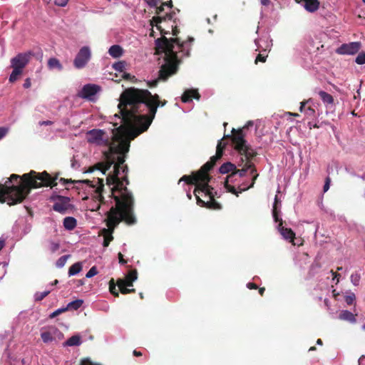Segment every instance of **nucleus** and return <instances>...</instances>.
I'll return each instance as SVG.
<instances>
[{
    "label": "nucleus",
    "mask_w": 365,
    "mask_h": 365,
    "mask_svg": "<svg viewBox=\"0 0 365 365\" xmlns=\"http://www.w3.org/2000/svg\"><path fill=\"white\" fill-rule=\"evenodd\" d=\"M159 96H153L148 90L135 88L125 89L120 97L119 113L113 115V128L111 135L101 129H92L86 133V140L90 144L106 146L103 151L104 160L98 163L91 170H98L106 175L112 166L113 170L106 176L107 185L110 187L115 206L109 211L103 210L110 229H113L121 220L133 224V197L123 181L127 178L119 177L120 173L128 171L124 166L125 154L129 151L130 140L146 131L150 125L159 106H164Z\"/></svg>",
    "instance_id": "1"
},
{
    "label": "nucleus",
    "mask_w": 365,
    "mask_h": 365,
    "mask_svg": "<svg viewBox=\"0 0 365 365\" xmlns=\"http://www.w3.org/2000/svg\"><path fill=\"white\" fill-rule=\"evenodd\" d=\"M13 174L4 184L0 183V202H6L12 205L21 202L29 194L31 188L42 186H55L57 178H51L46 171L38 173L34 170L22 175Z\"/></svg>",
    "instance_id": "2"
},
{
    "label": "nucleus",
    "mask_w": 365,
    "mask_h": 365,
    "mask_svg": "<svg viewBox=\"0 0 365 365\" xmlns=\"http://www.w3.org/2000/svg\"><path fill=\"white\" fill-rule=\"evenodd\" d=\"M192 38L187 41L180 42L178 38H168L165 36L155 40L156 51L163 58V63L159 71V78L150 83V86L157 85L159 79L165 81L178 70L180 59L189 55Z\"/></svg>",
    "instance_id": "3"
},
{
    "label": "nucleus",
    "mask_w": 365,
    "mask_h": 365,
    "mask_svg": "<svg viewBox=\"0 0 365 365\" xmlns=\"http://www.w3.org/2000/svg\"><path fill=\"white\" fill-rule=\"evenodd\" d=\"M225 146V144L222 143V140L219 141L215 155L211 157L210 160L205 163L200 170L194 173L192 176L184 175L179 180V182L185 181L187 184L195 185L194 195L197 200V204L200 206H206L213 209H219L220 207L218 203L213 199V188L209 185L210 178L207 172L222 157Z\"/></svg>",
    "instance_id": "4"
},
{
    "label": "nucleus",
    "mask_w": 365,
    "mask_h": 365,
    "mask_svg": "<svg viewBox=\"0 0 365 365\" xmlns=\"http://www.w3.org/2000/svg\"><path fill=\"white\" fill-rule=\"evenodd\" d=\"M256 170L250 161H247L242 169L235 168V172L227 177L225 182L226 190L237 196L242 192L252 187L258 177Z\"/></svg>",
    "instance_id": "5"
},
{
    "label": "nucleus",
    "mask_w": 365,
    "mask_h": 365,
    "mask_svg": "<svg viewBox=\"0 0 365 365\" xmlns=\"http://www.w3.org/2000/svg\"><path fill=\"white\" fill-rule=\"evenodd\" d=\"M78 182H82L87 184L88 192L91 195V202L87 205V207L91 211H96L101 207H104L106 202L103 201V197L102 196V191L103 188V180L97 178L93 180H82L78 181Z\"/></svg>",
    "instance_id": "6"
},
{
    "label": "nucleus",
    "mask_w": 365,
    "mask_h": 365,
    "mask_svg": "<svg viewBox=\"0 0 365 365\" xmlns=\"http://www.w3.org/2000/svg\"><path fill=\"white\" fill-rule=\"evenodd\" d=\"M253 125L254 122L252 120H249L242 128L237 130H235V129L233 128L232 130L233 133L232 142L235 145V148L242 155H244L247 160H249L257 155V152L247 144L243 135L244 130L253 126Z\"/></svg>",
    "instance_id": "7"
},
{
    "label": "nucleus",
    "mask_w": 365,
    "mask_h": 365,
    "mask_svg": "<svg viewBox=\"0 0 365 365\" xmlns=\"http://www.w3.org/2000/svg\"><path fill=\"white\" fill-rule=\"evenodd\" d=\"M32 56H34V53L29 51L20 53L11 59V67L13 68L9 79L11 83L16 81L19 78Z\"/></svg>",
    "instance_id": "8"
},
{
    "label": "nucleus",
    "mask_w": 365,
    "mask_h": 365,
    "mask_svg": "<svg viewBox=\"0 0 365 365\" xmlns=\"http://www.w3.org/2000/svg\"><path fill=\"white\" fill-rule=\"evenodd\" d=\"M91 58V51L89 46H84L80 48L74 60L73 66L78 69L84 68Z\"/></svg>",
    "instance_id": "9"
},
{
    "label": "nucleus",
    "mask_w": 365,
    "mask_h": 365,
    "mask_svg": "<svg viewBox=\"0 0 365 365\" xmlns=\"http://www.w3.org/2000/svg\"><path fill=\"white\" fill-rule=\"evenodd\" d=\"M41 337L44 343L58 342L63 338V334L56 327H49L43 330Z\"/></svg>",
    "instance_id": "10"
},
{
    "label": "nucleus",
    "mask_w": 365,
    "mask_h": 365,
    "mask_svg": "<svg viewBox=\"0 0 365 365\" xmlns=\"http://www.w3.org/2000/svg\"><path fill=\"white\" fill-rule=\"evenodd\" d=\"M138 279L137 271H130L125 279H119L117 284L121 293L128 294L134 292V289H129L127 287H133V282Z\"/></svg>",
    "instance_id": "11"
},
{
    "label": "nucleus",
    "mask_w": 365,
    "mask_h": 365,
    "mask_svg": "<svg viewBox=\"0 0 365 365\" xmlns=\"http://www.w3.org/2000/svg\"><path fill=\"white\" fill-rule=\"evenodd\" d=\"M51 200L53 201V210L65 214L71 209V205L70 203V198L68 197L61 195H52Z\"/></svg>",
    "instance_id": "12"
},
{
    "label": "nucleus",
    "mask_w": 365,
    "mask_h": 365,
    "mask_svg": "<svg viewBox=\"0 0 365 365\" xmlns=\"http://www.w3.org/2000/svg\"><path fill=\"white\" fill-rule=\"evenodd\" d=\"M361 43L358 41L344 43L336 50L337 53L342 55H354L361 48Z\"/></svg>",
    "instance_id": "13"
},
{
    "label": "nucleus",
    "mask_w": 365,
    "mask_h": 365,
    "mask_svg": "<svg viewBox=\"0 0 365 365\" xmlns=\"http://www.w3.org/2000/svg\"><path fill=\"white\" fill-rule=\"evenodd\" d=\"M100 87L95 84L85 85L79 93V96L88 100H93L96 94L99 91Z\"/></svg>",
    "instance_id": "14"
},
{
    "label": "nucleus",
    "mask_w": 365,
    "mask_h": 365,
    "mask_svg": "<svg viewBox=\"0 0 365 365\" xmlns=\"http://www.w3.org/2000/svg\"><path fill=\"white\" fill-rule=\"evenodd\" d=\"M277 222H279V223L277 226V229L279 232L282 237L284 240H286L290 242H294V239L295 237L294 232L290 228L284 227L283 226V222L281 218L279 217V220Z\"/></svg>",
    "instance_id": "15"
},
{
    "label": "nucleus",
    "mask_w": 365,
    "mask_h": 365,
    "mask_svg": "<svg viewBox=\"0 0 365 365\" xmlns=\"http://www.w3.org/2000/svg\"><path fill=\"white\" fill-rule=\"evenodd\" d=\"M255 43L257 46L256 50L259 52L269 51L272 46V40L268 38L266 39H256Z\"/></svg>",
    "instance_id": "16"
},
{
    "label": "nucleus",
    "mask_w": 365,
    "mask_h": 365,
    "mask_svg": "<svg viewBox=\"0 0 365 365\" xmlns=\"http://www.w3.org/2000/svg\"><path fill=\"white\" fill-rule=\"evenodd\" d=\"M200 97V94L197 93V90L190 89L184 92L182 96V101L184 103H189L192 101V98L199 100Z\"/></svg>",
    "instance_id": "17"
},
{
    "label": "nucleus",
    "mask_w": 365,
    "mask_h": 365,
    "mask_svg": "<svg viewBox=\"0 0 365 365\" xmlns=\"http://www.w3.org/2000/svg\"><path fill=\"white\" fill-rule=\"evenodd\" d=\"M47 66H48V68L50 71H61L63 68L62 63L60 62V61L58 58H56L55 57L50 58L48 60Z\"/></svg>",
    "instance_id": "18"
},
{
    "label": "nucleus",
    "mask_w": 365,
    "mask_h": 365,
    "mask_svg": "<svg viewBox=\"0 0 365 365\" xmlns=\"http://www.w3.org/2000/svg\"><path fill=\"white\" fill-rule=\"evenodd\" d=\"M339 319L341 320L347 321L352 324L356 322L354 314L348 310H342L339 315Z\"/></svg>",
    "instance_id": "19"
},
{
    "label": "nucleus",
    "mask_w": 365,
    "mask_h": 365,
    "mask_svg": "<svg viewBox=\"0 0 365 365\" xmlns=\"http://www.w3.org/2000/svg\"><path fill=\"white\" fill-rule=\"evenodd\" d=\"M304 9L309 12L316 11L319 7V2L318 0H303Z\"/></svg>",
    "instance_id": "20"
},
{
    "label": "nucleus",
    "mask_w": 365,
    "mask_h": 365,
    "mask_svg": "<svg viewBox=\"0 0 365 365\" xmlns=\"http://www.w3.org/2000/svg\"><path fill=\"white\" fill-rule=\"evenodd\" d=\"M108 53L113 58H120L123 53V49L119 45H113L109 48Z\"/></svg>",
    "instance_id": "21"
},
{
    "label": "nucleus",
    "mask_w": 365,
    "mask_h": 365,
    "mask_svg": "<svg viewBox=\"0 0 365 365\" xmlns=\"http://www.w3.org/2000/svg\"><path fill=\"white\" fill-rule=\"evenodd\" d=\"M319 96L327 107H329V106H333L334 98L329 93L321 91L319 92Z\"/></svg>",
    "instance_id": "22"
},
{
    "label": "nucleus",
    "mask_w": 365,
    "mask_h": 365,
    "mask_svg": "<svg viewBox=\"0 0 365 365\" xmlns=\"http://www.w3.org/2000/svg\"><path fill=\"white\" fill-rule=\"evenodd\" d=\"M76 226V220L73 217H66L63 220V227L67 230H72Z\"/></svg>",
    "instance_id": "23"
},
{
    "label": "nucleus",
    "mask_w": 365,
    "mask_h": 365,
    "mask_svg": "<svg viewBox=\"0 0 365 365\" xmlns=\"http://www.w3.org/2000/svg\"><path fill=\"white\" fill-rule=\"evenodd\" d=\"M81 344V340L79 336L74 335L70 337L67 341L63 343L64 346H78Z\"/></svg>",
    "instance_id": "24"
},
{
    "label": "nucleus",
    "mask_w": 365,
    "mask_h": 365,
    "mask_svg": "<svg viewBox=\"0 0 365 365\" xmlns=\"http://www.w3.org/2000/svg\"><path fill=\"white\" fill-rule=\"evenodd\" d=\"M235 165L231 163H226L222 165L220 168V172L222 174L228 173L229 172H235Z\"/></svg>",
    "instance_id": "25"
},
{
    "label": "nucleus",
    "mask_w": 365,
    "mask_h": 365,
    "mask_svg": "<svg viewBox=\"0 0 365 365\" xmlns=\"http://www.w3.org/2000/svg\"><path fill=\"white\" fill-rule=\"evenodd\" d=\"M82 269V264L81 262H76L71 265L68 269V275L73 276L78 274Z\"/></svg>",
    "instance_id": "26"
},
{
    "label": "nucleus",
    "mask_w": 365,
    "mask_h": 365,
    "mask_svg": "<svg viewBox=\"0 0 365 365\" xmlns=\"http://www.w3.org/2000/svg\"><path fill=\"white\" fill-rule=\"evenodd\" d=\"M279 203L278 197L276 195L274 197V202L273 204L272 207V216L274 218V220L277 222L279 217V210L277 208V204Z\"/></svg>",
    "instance_id": "27"
},
{
    "label": "nucleus",
    "mask_w": 365,
    "mask_h": 365,
    "mask_svg": "<svg viewBox=\"0 0 365 365\" xmlns=\"http://www.w3.org/2000/svg\"><path fill=\"white\" fill-rule=\"evenodd\" d=\"M70 257L69 255L61 256L56 262V266L58 268H62L66 263L68 259Z\"/></svg>",
    "instance_id": "28"
},
{
    "label": "nucleus",
    "mask_w": 365,
    "mask_h": 365,
    "mask_svg": "<svg viewBox=\"0 0 365 365\" xmlns=\"http://www.w3.org/2000/svg\"><path fill=\"white\" fill-rule=\"evenodd\" d=\"M125 61H118L113 64V68L115 71L118 72H123L125 68Z\"/></svg>",
    "instance_id": "29"
},
{
    "label": "nucleus",
    "mask_w": 365,
    "mask_h": 365,
    "mask_svg": "<svg viewBox=\"0 0 365 365\" xmlns=\"http://www.w3.org/2000/svg\"><path fill=\"white\" fill-rule=\"evenodd\" d=\"M50 292H51V290H46L44 292H38L34 294V299L36 301H41L43 298H45Z\"/></svg>",
    "instance_id": "30"
},
{
    "label": "nucleus",
    "mask_w": 365,
    "mask_h": 365,
    "mask_svg": "<svg viewBox=\"0 0 365 365\" xmlns=\"http://www.w3.org/2000/svg\"><path fill=\"white\" fill-rule=\"evenodd\" d=\"M83 300L77 299V300L70 302L68 304V307H70V308H72V309L76 310L81 307V305L83 304Z\"/></svg>",
    "instance_id": "31"
},
{
    "label": "nucleus",
    "mask_w": 365,
    "mask_h": 365,
    "mask_svg": "<svg viewBox=\"0 0 365 365\" xmlns=\"http://www.w3.org/2000/svg\"><path fill=\"white\" fill-rule=\"evenodd\" d=\"M355 61L357 64H359V65L364 64L365 63V53L361 52V53H359V55L356 58Z\"/></svg>",
    "instance_id": "32"
},
{
    "label": "nucleus",
    "mask_w": 365,
    "mask_h": 365,
    "mask_svg": "<svg viewBox=\"0 0 365 365\" xmlns=\"http://www.w3.org/2000/svg\"><path fill=\"white\" fill-rule=\"evenodd\" d=\"M361 279V276L358 273H354L351 275V281L352 284L355 286H357L359 283Z\"/></svg>",
    "instance_id": "33"
},
{
    "label": "nucleus",
    "mask_w": 365,
    "mask_h": 365,
    "mask_svg": "<svg viewBox=\"0 0 365 365\" xmlns=\"http://www.w3.org/2000/svg\"><path fill=\"white\" fill-rule=\"evenodd\" d=\"M312 103L309 104V106L304 110L305 115L309 118H312L315 115V110L312 108Z\"/></svg>",
    "instance_id": "34"
},
{
    "label": "nucleus",
    "mask_w": 365,
    "mask_h": 365,
    "mask_svg": "<svg viewBox=\"0 0 365 365\" xmlns=\"http://www.w3.org/2000/svg\"><path fill=\"white\" fill-rule=\"evenodd\" d=\"M98 274V271L96 267H92L88 272L86 273V277L87 278H91Z\"/></svg>",
    "instance_id": "35"
},
{
    "label": "nucleus",
    "mask_w": 365,
    "mask_h": 365,
    "mask_svg": "<svg viewBox=\"0 0 365 365\" xmlns=\"http://www.w3.org/2000/svg\"><path fill=\"white\" fill-rule=\"evenodd\" d=\"M355 300V295L354 293H350L345 296V302L347 304H351Z\"/></svg>",
    "instance_id": "36"
},
{
    "label": "nucleus",
    "mask_w": 365,
    "mask_h": 365,
    "mask_svg": "<svg viewBox=\"0 0 365 365\" xmlns=\"http://www.w3.org/2000/svg\"><path fill=\"white\" fill-rule=\"evenodd\" d=\"M68 0H54L53 3L55 5L64 7L67 5Z\"/></svg>",
    "instance_id": "37"
},
{
    "label": "nucleus",
    "mask_w": 365,
    "mask_h": 365,
    "mask_svg": "<svg viewBox=\"0 0 365 365\" xmlns=\"http://www.w3.org/2000/svg\"><path fill=\"white\" fill-rule=\"evenodd\" d=\"M312 103V99H309L306 101H302L300 103V107H299V110L300 112H304V110H306V108H304V106L306 104H311Z\"/></svg>",
    "instance_id": "38"
},
{
    "label": "nucleus",
    "mask_w": 365,
    "mask_h": 365,
    "mask_svg": "<svg viewBox=\"0 0 365 365\" xmlns=\"http://www.w3.org/2000/svg\"><path fill=\"white\" fill-rule=\"evenodd\" d=\"M162 19L161 17L160 16H157V17H153V20L151 21V24L153 26V24L155 23V26L157 27L158 29H160V26H158V24H160L162 21Z\"/></svg>",
    "instance_id": "39"
},
{
    "label": "nucleus",
    "mask_w": 365,
    "mask_h": 365,
    "mask_svg": "<svg viewBox=\"0 0 365 365\" xmlns=\"http://www.w3.org/2000/svg\"><path fill=\"white\" fill-rule=\"evenodd\" d=\"M9 131V129L5 127H0V140H1L4 137L6 136Z\"/></svg>",
    "instance_id": "40"
},
{
    "label": "nucleus",
    "mask_w": 365,
    "mask_h": 365,
    "mask_svg": "<svg viewBox=\"0 0 365 365\" xmlns=\"http://www.w3.org/2000/svg\"><path fill=\"white\" fill-rule=\"evenodd\" d=\"M71 167L75 170L80 168V163L74 158L71 160Z\"/></svg>",
    "instance_id": "41"
},
{
    "label": "nucleus",
    "mask_w": 365,
    "mask_h": 365,
    "mask_svg": "<svg viewBox=\"0 0 365 365\" xmlns=\"http://www.w3.org/2000/svg\"><path fill=\"white\" fill-rule=\"evenodd\" d=\"M81 365H101V364L94 363V362L91 361V360L86 359L82 360Z\"/></svg>",
    "instance_id": "42"
},
{
    "label": "nucleus",
    "mask_w": 365,
    "mask_h": 365,
    "mask_svg": "<svg viewBox=\"0 0 365 365\" xmlns=\"http://www.w3.org/2000/svg\"><path fill=\"white\" fill-rule=\"evenodd\" d=\"M67 309H58L53 312H52L50 315L51 318L55 317L56 316L58 315L59 314L62 313L63 312L66 311Z\"/></svg>",
    "instance_id": "43"
},
{
    "label": "nucleus",
    "mask_w": 365,
    "mask_h": 365,
    "mask_svg": "<svg viewBox=\"0 0 365 365\" xmlns=\"http://www.w3.org/2000/svg\"><path fill=\"white\" fill-rule=\"evenodd\" d=\"M266 58H267V55L266 56H264L261 53H259L256 59H255V63H257L258 61H261V62H265L266 61Z\"/></svg>",
    "instance_id": "44"
},
{
    "label": "nucleus",
    "mask_w": 365,
    "mask_h": 365,
    "mask_svg": "<svg viewBox=\"0 0 365 365\" xmlns=\"http://www.w3.org/2000/svg\"><path fill=\"white\" fill-rule=\"evenodd\" d=\"M59 248V245L58 243L52 242L50 245V250L52 252H56Z\"/></svg>",
    "instance_id": "45"
},
{
    "label": "nucleus",
    "mask_w": 365,
    "mask_h": 365,
    "mask_svg": "<svg viewBox=\"0 0 365 365\" xmlns=\"http://www.w3.org/2000/svg\"><path fill=\"white\" fill-rule=\"evenodd\" d=\"M145 2L151 7L157 6L158 0H145Z\"/></svg>",
    "instance_id": "46"
},
{
    "label": "nucleus",
    "mask_w": 365,
    "mask_h": 365,
    "mask_svg": "<svg viewBox=\"0 0 365 365\" xmlns=\"http://www.w3.org/2000/svg\"><path fill=\"white\" fill-rule=\"evenodd\" d=\"M330 182H331L330 178H327L326 179L325 183L323 187V190H324V192H327L329 189Z\"/></svg>",
    "instance_id": "47"
},
{
    "label": "nucleus",
    "mask_w": 365,
    "mask_h": 365,
    "mask_svg": "<svg viewBox=\"0 0 365 365\" xmlns=\"http://www.w3.org/2000/svg\"><path fill=\"white\" fill-rule=\"evenodd\" d=\"M164 6H168V7H171V1L169 2V3H165L160 7L158 8L157 9V14H160L163 11Z\"/></svg>",
    "instance_id": "48"
},
{
    "label": "nucleus",
    "mask_w": 365,
    "mask_h": 365,
    "mask_svg": "<svg viewBox=\"0 0 365 365\" xmlns=\"http://www.w3.org/2000/svg\"><path fill=\"white\" fill-rule=\"evenodd\" d=\"M112 239H113V237L111 235L106 237L104 239V242H103V246L108 247L110 242L112 240Z\"/></svg>",
    "instance_id": "49"
},
{
    "label": "nucleus",
    "mask_w": 365,
    "mask_h": 365,
    "mask_svg": "<svg viewBox=\"0 0 365 365\" xmlns=\"http://www.w3.org/2000/svg\"><path fill=\"white\" fill-rule=\"evenodd\" d=\"M31 86V79L29 78H26L24 83V88H29Z\"/></svg>",
    "instance_id": "50"
},
{
    "label": "nucleus",
    "mask_w": 365,
    "mask_h": 365,
    "mask_svg": "<svg viewBox=\"0 0 365 365\" xmlns=\"http://www.w3.org/2000/svg\"><path fill=\"white\" fill-rule=\"evenodd\" d=\"M118 255L119 263L121 264H126L127 261L123 259V255L120 252H119Z\"/></svg>",
    "instance_id": "51"
},
{
    "label": "nucleus",
    "mask_w": 365,
    "mask_h": 365,
    "mask_svg": "<svg viewBox=\"0 0 365 365\" xmlns=\"http://www.w3.org/2000/svg\"><path fill=\"white\" fill-rule=\"evenodd\" d=\"M39 125H51L53 124V122L51 121V120H43V121H40L38 123Z\"/></svg>",
    "instance_id": "52"
},
{
    "label": "nucleus",
    "mask_w": 365,
    "mask_h": 365,
    "mask_svg": "<svg viewBox=\"0 0 365 365\" xmlns=\"http://www.w3.org/2000/svg\"><path fill=\"white\" fill-rule=\"evenodd\" d=\"M247 287L248 289H255L257 288V286L255 284H254V283L249 282V283L247 284Z\"/></svg>",
    "instance_id": "53"
},
{
    "label": "nucleus",
    "mask_w": 365,
    "mask_h": 365,
    "mask_svg": "<svg viewBox=\"0 0 365 365\" xmlns=\"http://www.w3.org/2000/svg\"><path fill=\"white\" fill-rule=\"evenodd\" d=\"M5 245V240L2 238H0V251L3 249Z\"/></svg>",
    "instance_id": "54"
},
{
    "label": "nucleus",
    "mask_w": 365,
    "mask_h": 365,
    "mask_svg": "<svg viewBox=\"0 0 365 365\" xmlns=\"http://www.w3.org/2000/svg\"><path fill=\"white\" fill-rule=\"evenodd\" d=\"M260 2L262 5L267 6L270 3V1L269 0H260Z\"/></svg>",
    "instance_id": "55"
},
{
    "label": "nucleus",
    "mask_w": 365,
    "mask_h": 365,
    "mask_svg": "<svg viewBox=\"0 0 365 365\" xmlns=\"http://www.w3.org/2000/svg\"><path fill=\"white\" fill-rule=\"evenodd\" d=\"M123 77L124 78H125V79H128H128H130L132 76H131V75H130V74H129V73H124L123 74Z\"/></svg>",
    "instance_id": "56"
},
{
    "label": "nucleus",
    "mask_w": 365,
    "mask_h": 365,
    "mask_svg": "<svg viewBox=\"0 0 365 365\" xmlns=\"http://www.w3.org/2000/svg\"><path fill=\"white\" fill-rule=\"evenodd\" d=\"M286 115H287L299 116L298 113H290V112L287 113Z\"/></svg>",
    "instance_id": "57"
},
{
    "label": "nucleus",
    "mask_w": 365,
    "mask_h": 365,
    "mask_svg": "<svg viewBox=\"0 0 365 365\" xmlns=\"http://www.w3.org/2000/svg\"><path fill=\"white\" fill-rule=\"evenodd\" d=\"M115 289V287H110V288L111 293H113V294L118 295V293H116V294L115 293V291H114Z\"/></svg>",
    "instance_id": "58"
},
{
    "label": "nucleus",
    "mask_w": 365,
    "mask_h": 365,
    "mask_svg": "<svg viewBox=\"0 0 365 365\" xmlns=\"http://www.w3.org/2000/svg\"><path fill=\"white\" fill-rule=\"evenodd\" d=\"M265 289L264 287L262 288H260L259 290V292L261 295L263 294L264 292Z\"/></svg>",
    "instance_id": "59"
},
{
    "label": "nucleus",
    "mask_w": 365,
    "mask_h": 365,
    "mask_svg": "<svg viewBox=\"0 0 365 365\" xmlns=\"http://www.w3.org/2000/svg\"><path fill=\"white\" fill-rule=\"evenodd\" d=\"M133 354H134L135 356H141V353L139 352V351H134Z\"/></svg>",
    "instance_id": "60"
},
{
    "label": "nucleus",
    "mask_w": 365,
    "mask_h": 365,
    "mask_svg": "<svg viewBox=\"0 0 365 365\" xmlns=\"http://www.w3.org/2000/svg\"><path fill=\"white\" fill-rule=\"evenodd\" d=\"M60 180L63 181L64 183L73 182L72 181L66 180L65 179H63V178H61Z\"/></svg>",
    "instance_id": "61"
},
{
    "label": "nucleus",
    "mask_w": 365,
    "mask_h": 365,
    "mask_svg": "<svg viewBox=\"0 0 365 365\" xmlns=\"http://www.w3.org/2000/svg\"><path fill=\"white\" fill-rule=\"evenodd\" d=\"M317 344H319V345H322V339H317Z\"/></svg>",
    "instance_id": "62"
},
{
    "label": "nucleus",
    "mask_w": 365,
    "mask_h": 365,
    "mask_svg": "<svg viewBox=\"0 0 365 365\" xmlns=\"http://www.w3.org/2000/svg\"><path fill=\"white\" fill-rule=\"evenodd\" d=\"M187 197L190 200L192 198V195L190 194V192H187Z\"/></svg>",
    "instance_id": "63"
},
{
    "label": "nucleus",
    "mask_w": 365,
    "mask_h": 365,
    "mask_svg": "<svg viewBox=\"0 0 365 365\" xmlns=\"http://www.w3.org/2000/svg\"><path fill=\"white\" fill-rule=\"evenodd\" d=\"M58 283V281L57 279L54 280L53 282L51 284V285L57 284Z\"/></svg>",
    "instance_id": "64"
}]
</instances>
